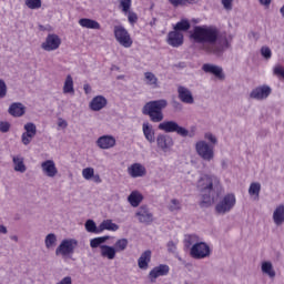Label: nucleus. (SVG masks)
Instances as JSON below:
<instances>
[{
	"mask_svg": "<svg viewBox=\"0 0 284 284\" xmlns=\"http://www.w3.org/2000/svg\"><path fill=\"white\" fill-rule=\"evenodd\" d=\"M168 108V100H154L144 104L142 114L150 116L152 123H161L163 121V110Z\"/></svg>",
	"mask_w": 284,
	"mask_h": 284,
	"instance_id": "1",
	"label": "nucleus"
},
{
	"mask_svg": "<svg viewBox=\"0 0 284 284\" xmlns=\"http://www.w3.org/2000/svg\"><path fill=\"white\" fill-rule=\"evenodd\" d=\"M197 189L202 194V201L200 202L201 207H210L214 201V197H212V192L214 190V180L212 179V175H202L197 182Z\"/></svg>",
	"mask_w": 284,
	"mask_h": 284,
	"instance_id": "2",
	"label": "nucleus"
},
{
	"mask_svg": "<svg viewBox=\"0 0 284 284\" xmlns=\"http://www.w3.org/2000/svg\"><path fill=\"white\" fill-rule=\"evenodd\" d=\"M195 43H214V29L196 26L191 33Z\"/></svg>",
	"mask_w": 284,
	"mask_h": 284,
	"instance_id": "3",
	"label": "nucleus"
},
{
	"mask_svg": "<svg viewBox=\"0 0 284 284\" xmlns=\"http://www.w3.org/2000/svg\"><path fill=\"white\" fill-rule=\"evenodd\" d=\"M113 34L115 41H118L122 48H130L134 43V40H132V36L128 29L121 24L113 27Z\"/></svg>",
	"mask_w": 284,
	"mask_h": 284,
	"instance_id": "4",
	"label": "nucleus"
},
{
	"mask_svg": "<svg viewBox=\"0 0 284 284\" xmlns=\"http://www.w3.org/2000/svg\"><path fill=\"white\" fill-rule=\"evenodd\" d=\"M234 205H236V195L229 193L216 204L215 212L217 214H227V212H232Z\"/></svg>",
	"mask_w": 284,
	"mask_h": 284,
	"instance_id": "5",
	"label": "nucleus"
},
{
	"mask_svg": "<svg viewBox=\"0 0 284 284\" xmlns=\"http://www.w3.org/2000/svg\"><path fill=\"white\" fill-rule=\"evenodd\" d=\"M159 130H162V132L172 133L176 132L180 136H187L190 134V131L187 129L179 125V123L174 121H164L159 124Z\"/></svg>",
	"mask_w": 284,
	"mask_h": 284,
	"instance_id": "6",
	"label": "nucleus"
},
{
	"mask_svg": "<svg viewBox=\"0 0 284 284\" xmlns=\"http://www.w3.org/2000/svg\"><path fill=\"white\" fill-rule=\"evenodd\" d=\"M230 48V41H227V33L219 32L217 29H214V54H221L224 50Z\"/></svg>",
	"mask_w": 284,
	"mask_h": 284,
	"instance_id": "7",
	"label": "nucleus"
},
{
	"mask_svg": "<svg viewBox=\"0 0 284 284\" xmlns=\"http://www.w3.org/2000/svg\"><path fill=\"white\" fill-rule=\"evenodd\" d=\"M190 256L196 260L207 258L210 256V245L205 242L195 243L190 250Z\"/></svg>",
	"mask_w": 284,
	"mask_h": 284,
	"instance_id": "8",
	"label": "nucleus"
},
{
	"mask_svg": "<svg viewBox=\"0 0 284 284\" xmlns=\"http://www.w3.org/2000/svg\"><path fill=\"white\" fill-rule=\"evenodd\" d=\"M77 245H79L77 240H63L55 250V254H61V256H70V254H74V248Z\"/></svg>",
	"mask_w": 284,
	"mask_h": 284,
	"instance_id": "9",
	"label": "nucleus"
},
{
	"mask_svg": "<svg viewBox=\"0 0 284 284\" xmlns=\"http://www.w3.org/2000/svg\"><path fill=\"white\" fill-rule=\"evenodd\" d=\"M61 47V38L54 33H50L47 36L45 41L41 44L42 50L45 52H52L54 50H59Z\"/></svg>",
	"mask_w": 284,
	"mask_h": 284,
	"instance_id": "10",
	"label": "nucleus"
},
{
	"mask_svg": "<svg viewBox=\"0 0 284 284\" xmlns=\"http://www.w3.org/2000/svg\"><path fill=\"white\" fill-rule=\"evenodd\" d=\"M195 150L197 154L202 159H204V161H211V159L214 156V151L205 141L197 142L195 145Z\"/></svg>",
	"mask_w": 284,
	"mask_h": 284,
	"instance_id": "11",
	"label": "nucleus"
},
{
	"mask_svg": "<svg viewBox=\"0 0 284 284\" xmlns=\"http://www.w3.org/2000/svg\"><path fill=\"white\" fill-rule=\"evenodd\" d=\"M184 42V36L181 31H170L166 37V43L168 45H171V48H181Z\"/></svg>",
	"mask_w": 284,
	"mask_h": 284,
	"instance_id": "12",
	"label": "nucleus"
},
{
	"mask_svg": "<svg viewBox=\"0 0 284 284\" xmlns=\"http://www.w3.org/2000/svg\"><path fill=\"white\" fill-rule=\"evenodd\" d=\"M135 216L140 223H145V225H150L154 221V215L150 212L148 206H141L138 209Z\"/></svg>",
	"mask_w": 284,
	"mask_h": 284,
	"instance_id": "13",
	"label": "nucleus"
},
{
	"mask_svg": "<svg viewBox=\"0 0 284 284\" xmlns=\"http://www.w3.org/2000/svg\"><path fill=\"white\" fill-rule=\"evenodd\" d=\"M270 94H272V88L262 85L253 89L250 97L251 99H256V101H263V99H267Z\"/></svg>",
	"mask_w": 284,
	"mask_h": 284,
	"instance_id": "14",
	"label": "nucleus"
},
{
	"mask_svg": "<svg viewBox=\"0 0 284 284\" xmlns=\"http://www.w3.org/2000/svg\"><path fill=\"white\" fill-rule=\"evenodd\" d=\"M97 145L100 150H111L116 145V139L112 135H102L97 140Z\"/></svg>",
	"mask_w": 284,
	"mask_h": 284,
	"instance_id": "15",
	"label": "nucleus"
},
{
	"mask_svg": "<svg viewBox=\"0 0 284 284\" xmlns=\"http://www.w3.org/2000/svg\"><path fill=\"white\" fill-rule=\"evenodd\" d=\"M168 274H170V266L168 264H160L150 271L149 277L151 281H156L159 276H168Z\"/></svg>",
	"mask_w": 284,
	"mask_h": 284,
	"instance_id": "16",
	"label": "nucleus"
},
{
	"mask_svg": "<svg viewBox=\"0 0 284 284\" xmlns=\"http://www.w3.org/2000/svg\"><path fill=\"white\" fill-rule=\"evenodd\" d=\"M146 172L145 166H143L141 163H133L128 168V173L130 176H132V179L145 176Z\"/></svg>",
	"mask_w": 284,
	"mask_h": 284,
	"instance_id": "17",
	"label": "nucleus"
},
{
	"mask_svg": "<svg viewBox=\"0 0 284 284\" xmlns=\"http://www.w3.org/2000/svg\"><path fill=\"white\" fill-rule=\"evenodd\" d=\"M178 94H179V99H180V101H182V103H187L190 105L192 103H194V97L192 95V91L189 90L187 88L179 87Z\"/></svg>",
	"mask_w": 284,
	"mask_h": 284,
	"instance_id": "18",
	"label": "nucleus"
},
{
	"mask_svg": "<svg viewBox=\"0 0 284 284\" xmlns=\"http://www.w3.org/2000/svg\"><path fill=\"white\" fill-rule=\"evenodd\" d=\"M108 105V100L103 95H98L92 99L90 102V109L93 112H99L100 110H103Z\"/></svg>",
	"mask_w": 284,
	"mask_h": 284,
	"instance_id": "19",
	"label": "nucleus"
},
{
	"mask_svg": "<svg viewBox=\"0 0 284 284\" xmlns=\"http://www.w3.org/2000/svg\"><path fill=\"white\" fill-rule=\"evenodd\" d=\"M41 168H42V172H44V174H47L51 179H53V176H57L59 172L57 170V165L54 164V161L52 160H47L42 162Z\"/></svg>",
	"mask_w": 284,
	"mask_h": 284,
	"instance_id": "20",
	"label": "nucleus"
},
{
	"mask_svg": "<svg viewBox=\"0 0 284 284\" xmlns=\"http://www.w3.org/2000/svg\"><path fill=\"white\" fill-rule=\"evenodd\" d=\"M150 261H152V251H144L138 260V266L140 270H148L150 267Z\"/></svg>",
	"mask_w": 284,
	"mask_h": 284,
	"instance_id": "21",
	"label": "nucleus"
},
{
	"mask_svg": "<svg viewBox=\"0 0 284 284\" xmlns=\"http://www.w3.org/2000/svg\"><path fill=\"white\" fill-rule=\"evenodd\" d=\"M100 254L103 258H108L109 261H114V258H116V250L114 246L101 245Z\"/></svg>",
	"mask_w": 284,
	"mask_h": 284,
	"instance_id": "22",
	"label": "nucleus"
},
{
	"mask_svg": "<svg viewBox=\"0 0 284 284\" xmlns=\"http://www.w3.org/2000/svg\"><path fill=\"white\" fill-rule=\"evenodd\" d=\"M79 26H81V28H87L88 30H101V24L97 20L89 18L80 19Z\"/></svg>",
	"mask_w": 284,
	"mask_h": 284,
	"instance_id": "23",
	"label": "nucleus"
},
{
	"mask_svg": "<svg viewBox=\"0 0 284 284\" xmlns=\"http://www.w3.org/2000/svg\"><path fill=\"white\" fill-rule=\"evenodd\" d=\"M156 143L158 146L161 148V150H163L164 152L166 150H170V148L174 145V141L172 140V138L165 135H158Z\"/></svg>",
	"mask_w": 284,
	"mask_h": 284,
	"instance_id": "24",
	"label": "nucleus"
},
{
	"mask_svg": "<svg viewBox=\"0 0 284 284\" xmlns=\"http://www.w3.org/2000/svg\"><path fill=\"white\" fill-rule=\"evenodd\" d=\"M11 116H23L26 114V106L19 102H14L9 108Z\"/></svg>",
	"mask_w": 284,
	"mask_h": 284,
	"instance_id": "25",
	"label": "nucleus"
},
{
	"mask_svg": "<svg viewBox=\"0 0 284 284\" xmlns=\"http://www.w3.org/2000/svg\"><path fill=\"white\" fill-rule=\"evenodd\" d=\"M142 130H143V134H144L146 141H149V143H154L156 141V138L154 136V129H152V125H150V123L144 122L142 124Z\"/></svg>",
	"mask_w": 284,
	"mask_h": 284,
	"instance_id": "26",
	"label": "nucleus"
},
{
	"mask_svg": "<svg viewBox=\"0 0 284 284\" xmlns=\"http://www.w3.org/2000/svg\"><path fill=\"white\" fill-rule=\"evenodd\" d=\"M128 201L132 207H139L143 201V195L139 191H132L128 197Z\"/></svg>",
	"mask_w": 284,
	"mask_h": 284,
	"instance_id": "27",
	"label": "nucleus"
},
{
	"mask_svg": "<svg viewBox=\"0 0 284 284\" xmlns=\"http://www.w3.org/2000/svg\"><path fill=\"white\" fill-rule=\"evenodd\" d=\"M273 221L275 225H283L284 223V205H278L273 213Z\"/></svg>",
	"mask_w": 284,
	"mask_h": 284,
	"instance_id": "28",
	"label": "nucleus"
},
{
	"mask_svg": "<svg viewBox=\"0 0 284 284\" xmlns=\"http://www.w3.org/2000/svg\"><path fill=\"white\" fill-rule=\"evenodd\" d=\"M108 230L109 232H116L119 230V225L112 222V220H104L100 224V234L101 232H105Z\"/></svg>",
	"mask_w": 284,
	"mask_h": 284,
	"instance_id": "29",
	"label": "nucleus"
},
{
	"mask_svg": "<svg viewBox=\"0 0 284 284\" xmlns=\"http://www.w3.org/2000/svg\"><path fill=\"white\" fill-rule=\"evenodd\" d=\"M63 93L64 94H74V80L72 75H67L64 85H63Z\"/></svg>",
	"mask_w": 284,
	"mask_h": 284,
	"instance_id": "30",
	"label": "nucleus"
},
{
	"mask_svg": "<svg viewBox=\"0 0 284 284\" xmlns=\"http://www.w3.org/2000/svg\"><path fill=\"white\" fill-rule=\"evenodd\" d=\"M190 28V21L187 19H182L181 21L176 22V24L173 27V30L176 32H187Z\"/></svg>",
	"mask_w": 284,
	"mask_h": 284,
	"instance_id": "31",
	"label": "nucleus"
},
{
	"mask_svg": "<svg viewBox=\"0 0 284 284\" xmlns=\"http://www.w3.org/2000/svg\"><path fill=\"white\" fill-rule=\"evenodd\" d=\"M84 227L87 232H90L91 234H101V225L97 227V223H94V220H88L84 224Z\"/></svg>",
	"mask_w": 284,
	"mask_h": 284,
	"instance_id": "32",
	"label": "nucleus"
},
{
	"mask_svg": "<svg viewBox=\"0 0 284 284\" xmlns=\"http://www.w3.org/2000/svg\"><path fill=\"white\" fill-rule=\"evenodd\" d=\"M250 196H255L256 201H258V195L261 194V183L253 182L248 187Z\"/></svg>",
	"mask_w": 284,
	"mask_h": 284,
	"instance_id": "33",
	"label": "nucleus"
},
{
	"mask_svg": "<svg viewBox=\"0 0 284 284\" xmlns=\"http://www.w3.org/2000/svg\"><path fill=\"white\" fill-rule=\"evenodd\" d=\"M145 81L148 85H152V88H159V79L152 72L144 73Z\"/></svg>",
	"mask_w": 284,
	"mask_h": 284,
	"instance_id": "34",
	"label": "nucleus"
},
{
	"mask_svg": "<svg viewBox=\"0 0 284 284\" xmlns=\"http://www.w3.org/2000/svg\"><path fill=\"white\" fill-rule=\"evenodd\" d=\"M105 241H110V236L104 235V236H100V237H94V239L90 240V246L92 248L101 247V245H103V243H105Z\"/></svg>",
	"mask_w": 284,
	"mask_h": 284,
	"instance_id": "35",
	"label": "nucleus"
},
{
	"mask_svg": "<svg viewBox=\"0 0 284 284\" xmlns=\"http://www.w3.org/2000/svg\"><path fill=\"white\" fill-rule=\"evenodd\" d=\"M13 165L16 172H26V164L23 163V158L21 156H13Z\"/></svg>",
	"mask_w": 284,
	"mask_h": 284,
	"instance_id": "36",
	"label": "nucleus"
},
{
	"mask_svg": "<svg viewBox=\"0 0 284 284\" xmlns=\"http://www.w3.org/2000/svg\"><path fill=\"white\" fill-rule=\"evenodd\" d=\"M262 272L264 274H267L271 278H274V276H276V272H274V268L272 267L271 262H263L262 263Z\"/></svg>",
	"mask_w": 284,
	"mask_h": 284,
	"instance_id": "37",
	"label": "nucleus"
},
{
	"mask_svg": "<svg viewBox=\"0 0 284 284\" xmlns=\"http://www.w3.org/2000/svg\"><path fill=\"white\" fill-rule=\"evenodd\" d=\"M24 136H37V125H34V123L29 122L27 124H24Z\"/></svg>",
	"mask_w": 284,
	"mask_h": 284,
	"instance_id": "38",
	"label": "nucleus"
},
{
	"mask_svg": "<svg viewBox=\"0 0 284 284\" xmlns=\"http://www.w3.org/2000/svg\"><path fill=\"white\" fill-rule=\"evenodd\" d=\"M196 243H200L197 235H186L184 239V247L192 248Z\"/></svg>",
	"mask_w": 284,
	"mask_h": 284,
	"instance_id": "39",
	"label": "nucleus"
},
{
	"mask_svg": "<svg viewBox=\"0 0 284 284\" xmlns=\"http://www.w3.org/2000/svg\"><path fill=\"white\" fill-rule=\"evenodd\" d=\"M115 252H124L128 248V239H120L114 244Z\"/></svg>",
	"mask_w": 284,
	"mask_h": 284,
	"instance_id": "40",
	"label": "nucleus"
},
{
	"mask_svg": "<svg viewBox=\"0 0 284 284\" xmlns=\"http://www.w3.org/2000/svg\"><path fill=\"white\" fill-rule=\"evenodd\" d=\"M24 3L29 10H39L41 8V0H24Z\"/></svg>",
	"mask_w": 284,
	"mask_h": 284,
	"instance_id": "41",
	"label": "nucleus"
},
{
	"mask_svg": "<svg viewBox=\"0 0 284 284\" xmlns=\"http://www.w3.org/2000/svg\"><path fill=\"white\" fill-rule=\"evenodd\" d=\"M55 243H57V235H54L53 233L48 234L45 237V247L50 250V247H53Z\"/></svg>",
	"mask_w": 284,
	"mask_h": 284,
	"instance_id": "42",
	"label": "nucleus"
},
{
	"mask_svg": "<svg viewBox=\"0 0 284 284\" xmlns=\"http://www.w3.org/2000/svg\"><path fill=\"white\" fill-rule=\"evenodd\" d=\"M120 8H122V12H124V14H128L132 8V0H120Z\"/></svg>",
	"mask_w": 284,
	"mask_h": 284,
	"instance_id": "43",
	"label": "nucleus"
},
{
	"mask_svg": "<svg viewBox=\"0 0 284 284\" xmlns=\"http://www.w3.org/2000/svg\"><path fill=\"white\" fill-rule=\"evenodd\" d=\"M82 176L85 181H91L92 176H94V169L85 168L82 170Z\"/></svg>",
	"mask_w": 284,
	"mask_h": 284,
	"instance_id": "44",
	"label": "nucleus"
},
{
	"mask_svg": "<svg viewBox=\"0 0 284 284\" xmlns=\"http://www.w3.org/2000/svg\"><path fill=\"white\" fill-rule=\"evenodd\" d=\"M126 14L130 26H134L139 21V16L134 11H129Z\"/></svg>",
	"mask_w": 284,
	"mask_h": 284,
	"instance_id": "45",
	"label": "nucleus"
},
{
	"mask_svg": "<svg viewBox=\"0 0 284 284\" xmlns=\"http://www.w3.org/2000/svg\"><path fill=\"white\" fill-rule=\"evenodd\" d=\"M214 77H215V79L223 81L225 79V73H223V69L215 65L214 67Z\"/></svg>",
	"mask_w": 284,
	"mask_h": 284,
	"instance_id": "46",
	"label": "nucleus"
},
{
	"mask_svg": "<svg viewBox=\"0 0 284 284\" xmlns=\"http://www.w3.org/2000/svg\"><path fill=\"white\" fill-rule=\"evenodd\" d=\"M170 212H176L179 210H181V202H179V200L173 199L171 201V205L169 206Z\"/></svg>",
	"mask_w": 284,
	"mask_h": 284,
	"instance_id": "47",
	"label": "nucleus"
},
{
	"mask_svg": "<svg viewBox=\"0 0 284 284\" xmlns=\"http://www.w3.org/2000/svg\"><path fill=\"white\" fill-rule=\"evenodd\" d=\"M6 94H8V85L0 79V99H4Z\"/></svg>",
	"mask_w": 284,
	"mask_h": 284,
	"instance_id": "48",
	"label": "nucleus"
},
{
	"mask_svg": "<svg viewBox=\"0 0 284 284\" xmlns=\"http://www.w3.org/2000/svg\"><path fill=\"white\" fill-rule=\"evenodd\" d=\"M261 54L264 59H272V50L268 47H262Z\"/></svg>",
	"mask_w": 284,
	"mask_h": 284,
	"instance_id": "49",
	"label": "nucleus"
},
{
	"mask_svg": "<svg viewBox=\"0 0 284 284\" xmlns=\"http://www.w3.org/2000/svg\"><path fill=\"white\" fill-rule=\"evenodd\" d=\"M275 77H278V79H284V68L281 65H277L273 70Z\"/></svg>",
	"mask_w": 284,
	"mask_h": 284,
	"instance_id": "50",
	"label": "nucleus"
},
{
	"mask_svg": "<svg viewBox=\"0 0 284 284\" xmlns=\"http://www.w3.org/2000/svg\"><path fill=\"white\" fill-rule=\"evenodd\" d=\"M33 139H34V136H28V135H26V133H22V135H21V142L23 143V145H30V143H32Z\"/></svg>",
	"mask_w": 284,
	"mask_h": 284,
	"instance_id": "51",
	"label": "nucleus"
},
{
	"mask_svg": "<svg viewBox=\"0 0 284 284\" xmlns=\"http://www.w3.org/2000/svg\"><path fill=\"white\" fill-rule=\"evenodd\" d=\"M232 3H234V0H222V6L227 12L232 11Z\"/></svg>",
	"mask_w": 284,
	"mask_h": 284,
	"instance_id": "52",
	"label": "nucleus"
},
{
	"mask_svg": "<svg viewBox=\"0 0 284 284\" xmlns=\"http://www.w3.org/2000/svg\"><path fill=\"white\" fill-rule=\"evenodd\" d=\"M0 132H10V123L9 122H0Z\"/></svg>",
	"mask_w": 284,
	"mask_h": 284,
	"instance_id": "53",
	"label": "nucleus"
},
{
	"mask_svg": "<svg viewBox=\"0 0 284 284\" xmlns=\"http://www.w3.org/2000/svg\"><path fill=\"white\" fill-rule=\"evenodd\" d=\"M202 70L210 74H214V64H203Z\"/></svg>",
	"mask_w": 284,
	"mask_h": 284,
	"instance_id": "54",
	"label": "nucleus"
},
{
	"mask_svg": "<svg viewBox=\"0 0 284 284\" xmlns=\"http://www.w3.org/2000/svg\"><path fill=\"white\" fill-rule=\"evenodd\" d=\"M169 2L171 3V6H173V8H179V6H185V1L183 0H169Z\"/></svg>",
	"mask_w": 284,
	"mask_h": 284,
	"instance_id": "55",
	"label": "nucleus"
},
{
	"mask_svg": "<svg viewBox=\"0 0 284 284\" xmlns=\"http://www.w3.org/2000/svg\"><path fill=\"white\" fill-rule=\"evenodd\" d=\"M166 247L169 252H172V253L176 252V243H174V241L168 242Z\"/></svg>",
	"mask_w": 284,
	"mask_h": 284,
	"instance_id": "56",
	"label": "nucleus"
},
{
	"mask_svg": "<svg viewBox=\"0 0 284 284\" xmlns=\"http://www.w3.org/2000/svg\"><path fill=\"white\" fill-rule=\"evenodd\" d=\"M91 179L93 180L94 183H102V181H103V180H101V175L94 174V173Z\"/></svg>",
	"mask_w": 284,
	"mask_h": 284,
	"instance_id": "57",
	"label": "nucleus"
},
{
	"mask_svg": "<svg viewBox=\"0 0 284 284\" xmlns=\"http://www.w3.org/2000/svg\"><path fill=\"white\" fill-rule=\"evenodd\" d=\"M58 125L59 128H68V122L63 119H60Z\"/></svg>",
	"mask_w": 284,
	"mask_h": 284,
	"instance_id": "58",
	"label": "nucleus"
},
{
	"mask_svg": "<svg viewBox=\"0 0 284 284\" xmlns=\"http://www.w3.org/2000/svg\"><path fill=\"white\" fill-rule=\"evenodd\" d=\"M83 90L85 94H90L92 92V87H90V84H84Z\"/></svg>",
	"mask_w": 284,
	"mask_h": 284,
	"instance_id": "59",
	"label": "nucleus"
},
{
	"mask_svg": "<svg viewBox=\"0 0 284 284\" xmlns=\"http://www.w3.org/2000/svg\"><path fill=\"white\" fill-rule=\"evenodd\" d=\"M184 6H192L193 3H199V0H183Z\"/></svg>",
	"mask_w": 284,
	"mask_h": 284,
	"instance_id": "60",
	"label": "nucleus"
},
{
	"mask_svg": "<svg viewBox=\"0 0 284 284\" xmlns=\"http://www.w3.org/2000/svg\"><path fill=\"white\" fill-rule=\"evenodd\" d=\"M262 6H266L268 8L270 3H272V0H258Z\"/></svg>",
	"mask_w": 284,
	"mask_h": 284,
	"instance_id": "61",
	"label": "nucleus"
},
{
	"mask_svg": "<svg viewBox=\"0 0 284 284\" xmlns=\"http://www.w3.org/2000/svg\"><path fill=\"white\" fill-rule=\"evenodd\" d=\"M8 233V229H6V226L0 225V234H7Z\"/></svg>",
	"mask_w": 284,
	"mask_h": 284,
	"instance_id": "62",
	"label": "nucleus"
},
{
	"mask_svg": "<svg viewBox=\"0 0 284 284\" xmlns=\"http://www.w3.org/2000/svg\"><path fill=\"white\" fill-rule=\"evenodd\" d=\"M209 139H210L211 143H214V135L210 134Z\"/></svg>",
	"mask_w": 284,
	"mask_h": 284,
	"instance_id": "63",
	"label": "nucleus"
},
{
	"mask_svg": "<svg viewBox=\"0 0 284 284\" xmlns=\"http://www.w3.org/2000/svg\"><path fill=\"white\" fill-rule=\"evenodd\" d=\"M12 239H13V241H17V236H13Z\"/></svg>",
	"mask_w": 284,
	"mask_h": 284,
	"instance_id": "64",
	"label": "nucleus"
}]
</instances>
